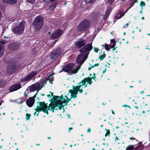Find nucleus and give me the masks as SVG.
I'll return each instance as SVG.
<instances>
[{
    "instance_id": "69168bd1",
    "label": "nucleus",
    "mask_w": 150,
    "mask_h": 150,
    "mask_svg": "<svg viewBox=\"0 0 150 150\" xmlns=\"http://www.w3.org/2000/svg\"><path fill=\"white\" fill-rule=\"evenodd\" d=\"M130 87H131V88H133V86H130Z\"/></svg>"
},
{
    "instance_id": "c9c22d12",
    "label": "nucleus",
    "mask_w": 150,
    "mask_h": 150,
    "mask_svg": "<svg viewBox=\"0 0 150 150\" xmlns=\"http://www.w3.org/2000/svg\"><path fill=\"white\" fill-rule=\"evenodd\" d=\"M93 49H94V51L96 52H98V51L99 50L98 49L95 48H94Z\"/></svg>"
},
{
    "instance_id": "f257e3e1",
    "label": "nucleus",
    "mask_w": 150,
    "mask_h": 150,
    "mask_svg": "<svg viewBox=\"0 0 150 150\" xmlns=\"http://www.w3.org/2000/svg\"><path fill=\"white\" fill-rule=\"evenodd\" d=\"M50 93L51 94L47 95V96L48 98H51L52 102L49 107L47 106V104H45L44 102L40 103L39 106H37L35 109L36 111L34 114V115H37L38 116L39 112L41 111L48 114V110H50L52 112H54L55 108L56 110H58L60 112H64V108L63 107L64 106L67 105V103L69 101L70 99L66 96H61V99H60V98L59 97H56L54 96L52 93L50 92Z\"/></svg>"
},
{
    "instance_id": "9b49d317",
    "label": "nucleus",
    "mask_w": 150,
    "mask_h": 150,
    "mask_svg": "<svg viewBox=\"0 0 150 150\" xmlns=\"http://www.w3.org/2000/svg\"><path fill=\"white\" fill-rule=\"evenodd\" d=\"M21 87V86L20 84H16L10 87L9 90L10 92H12L19 89Z\"/></svg>"
},
{
    "instance_id": "c85d7f7f",
    "label": "nucleus",
    "mask_w": 150,
    "mask_h": 150,
    "mask_svg": "<svg viewBox=\"0 0 150 150\" xmlns=\"http://www.w3.org/2000/svg\"><path fill=\"white\" fill-rule=\"evenodd\" d=\"M112 10V8L110 7H109L108 8L106 11V12H107V13H108L110 14V13L111 11Z\"/></svg>"
},
{
    "instance_id": "bf43d9fd",
    "label": "nucleus",
    "mask_w": 150,
    "mask_h": 150,
    "mask_svg": "<svg viewBox=\"0 0 150 150\" xmlns=\"http://www.w3.org/2000/svg\"><path fill=\"white\" fill-rule=\"evenodd\" d=\"M36 145H37V146H38V145H40V144H36Z\"/></svg>"
},
{
    "instance_id": "a878e982",
    "label": "nucleus",
    "mask_w": 150,
    "mask_h": 150,
    "mask_svg": "<svg viewBox=\"0 0 150 150\" xmlns=\"http://www.w3.org/2000/svg\"><path fill=\"white\" fill-rule=\"evenodd\" d=\"M109 14H110L109 13H107V12H105L104 17V19L105 20V19L107 18Z\"/></svg>"
},
{
    "instance_id": "e433bc0d",
    "label": "nucleus",
    "mask_w": 150,
    "mask_h": 150,
    "mask_svg": "<svg viewBox=\"0 0 150 150\" xmlns=\"http://www.w3.org/2000/svg\"><path fill=\"white\" fill-rule=\"evenodd\" d=\"M99 65V64L98 63L96 64H94L93 66H92V68H93L94 67L98 66Z\"/></svg>"
},
{
    "instance_id": "a19ab883",
    "label": "nucleus",
    "mask_w": 150,
    "mask_h": 150,
    "mask_svg": "<svg viewBox=\"0 0 150 150\" xmlns=\"http://www.w3.org/2000/svg\"><path fill=\"white\" fill-rule=\"evenodd\" d=\"M91 129L89 128H88L87 130V132L88 133H89L91 132Z\"/></svg>"
},
{
    "instance_id": "f8f14e48",
    "label": "nucleus",
    "mask_w": 150,
    "mask_h": 150,
    "mask_svg": "<svg viewBox=\"0 0 150 150\" xmlns=\"http://www.w3.org/2000/svg\"><path fill=\"white\" fill-rule=\"evenodd\" d=\"M37 74V72L36 71H33L30 72L27 76L25 77L23 79L24 81H26L30 80L34 76Z\"/></svg>"
},
{
    "instance_id": "f03ea898",
    "label": "nucleus",
    "mask_w": 150,
    "mask_h": 150,
    "mask_svg": "<svg viewBox=\"0 0 150 150\" xmlns=\"http://www.w3.org/2000/svg\"><path fill=\"white\" fill-rule=\"evenodd\" d=\"M95 74H94V76L92 77L93 79H95L96 77L94 75ZM92 78L90 77L86 78H85L83 80H82L81 82L79 83L78 85V86H73V90H71V97L76 98V95L78 93V92L79 91L80 93L83 92L82 88L83 86L84 88H86L87 86V85L88 83L89 85L92 84Z\"/></svg>"
},
{
    "instance_id": "4468645a",
    "label": "nucleus",
    "mask_w": 150,
    "mask_h": 150,
    "mask_svg": "<svg viewBox=\"0 0 150 150\" xmlns=\"http://www.w3.org/2000/svg\"><path fill=\"white\" fill-rule=\"evenodd\" d=\"M34 98L33 97H30L26 101V103L29 107H31L34 104Z\"/></svg>"
},
{
    "instance_id": "ea45409f",
    "label": "nucleus",
    "mask_w": 150,
    "mask_h": 150,
    "mask_svg": "<svg viewBox=\"0 0 150 150\" xmlns=\"http://www.w3.org/2000/svg\"><path fill=\"white\" fill-rule=\"evenodd\" d=\"M123 107H128L129 108H130V107L129 106H128L126 105H124L122 106Z\"/></svg>"
},
{
    "instance_id": "473e14b6",
    "label": "nucleus",
    "mask_w": 150,
    "mask_h": 150,
    "mask_svg": "<svg viewBox=\"0 0 150 150\" xmlns=\"http://www.w3.org/2000/svg\"><path fill=\"white\" fill-rule=\"evenodd\" d=\"M27 0V1L28 2L33 4V3H34V2H35V0Z\"/></svg>"
},
{
    "instance_id": "6e6d98bb",
    "label": "nucleus",
    "mask_w": 150,
    "mask_h": 150,
    "mask_svg": "<svg viewBox=\"0 0 150 150\" xmlns=\"http://www.w3.org/2000/svg\"><path fill=\"white\" fill-rule=\"evenodd\" d=\"M142 113H145V111L144 110H143V111L142 112Z\"/></svg>"
},
{
    "instance_id": "864d4df0",
    "label": "nucleus",
    "mask_w": 150,
    "mask_h": 150,
    "mask_svg": "<svg viewBox=\"0 0 150 150\" xmlns=\"http://www.w3.org/2000/svg\"><path fill=\"white\" fill-rule=\"evenodd\" d=\"M115 128H116V129H118V128H119V127H118V126H117V127H115Z\"/></svg>"
},
{
    "instance_id": "603ef678",
    "label": "nucleus",
    "mask_w": 150,
    "mask_h": 150,
    "mask_svg": "<svg viewBox=\"0 0 150 150\" xmlns=\"http://www.w3.org/2000/svg\"><path fill=\"white\" fill-rule=\"evenodd\" d=\"M129 10V9L128 8L127 10H126L125 11V13H127V11H128Z\"/></svg>"
},
{
    "instance_id": "58836bf2",
    "label": "nucleus",
    "mask_w": 150,
    "mask_h": 150,
    "mask_svg": "<svg viewBox=\"0 0 150 150\" xmlns=\"http://www.w3.org/2000/svg\"><path fill=\"white\" fill-rule=\"evenodd\" d=\"M128 25H129V24H128V23H127V24L125 25H124V26L123 27H124V28H127V27H128Z\"/></svg>"
},
{
    "instance_id": "052dcab7",
    "label": "nucleus",
    "mask_w": 150,
    "mask_h": 150,
    "mask_svg": "<svg viewBox=\"0 0 150 150\" xmlns=\"http://www.w3.org/2000/svg\"><path fill=\"white\" fill-rule=\"evenodd\" d=\"M142 20H144V17H142Z\"/></svg>"
},
{
    "instance_id": "e2e57ef3",
    "label": "nucleus",
    "mask_w": 150,
    "mask_h": 150,
    "mask_svg": "<svg viewBox=\"0 0 150 150\" xmlns=\"http://www.w3.org/2000/svg\"><path fill=\"white\" fill-rule=\"evenodd\" d=\"M115 48H114L112 50L114 51L115 50Z\"/></svg>"
},
{
    "instance_id": "39448f33",
    "label": "nucleus",
    "mask_w": 150,
    "mask_h": 150,
    "mask_svg": "<svg viewBox=\"0 0 150 150\" xmlns=\"http://www.w3.org/2000/svg\"><path fill=\"white\" fill-rule=\"evenodd\" d=\"M24 21H21L19 25L12 28V31L14 34L17 35L21 34L23 32L24 30Z\"/></svg>"
},
{
    "instance_id": "3c124183",
    "label": "nucleus",
    "mask_w": 150,
    "mask_h": 150,
    "mask_svg": "<svg viewBox=\"0 0 150 150\" xmlns=\"http://www.w3.org/2000/svg\"><path fill=\"white\" fill-rule=\"evenodd\" d=\"M112 114H115V113H114V112L112 110Z\"/></svg>"
},
{
    "instance_id": "6ab92c4d",
    "label": "nucleus",
    "mask_w": 150,
    "mask_h": 150,
    "mask_svg": "<svg viewBox=\"0 0 150 150\" xmlns=\"http://www.w3.org/2000/svg\"><path fill=\"white\" fill-rule=\"evenodd\" d=\"M5 3L9 4H14L17 2V0H3Z\"/></svg>"
},
{
    "instance_id": "412c9836",
    "label": "nucleus",
    "mask_w": 150,
    "mask_h": 150,
    "mask_svg": "<svg viewBox=\"0 0 150 150\" xmlns=\"http://www.w3.org/2000/svg\"><path fill=\"white\" fill-rule=\"evenodd\" d=\"M85 28L80 24L78 26V29L79 31H84L86 30Z\"/></svg>"
},
{
    "instance_id": "0e129e2a",
    "label": "nucleus",
    "mask_w": 150,
    "mask_h": 150,
    "mask_svg": "<svg viewBox=\"0 0 150 150\" xmlns=\"http://www.w3.org/2000/svg\"><path fill=\"white\" fill-rule=\"evenodd\" d=\"M2 147V146H0V148L1 149V148Z\"/></svg>"
},
{
    "instance_id": "5fc2aeb1",
    "label": "nucleus",
    "mask_w": 150,
    "mask_h": 150,
    "mask_svg": "<svg viewBox=\"0 0 150 150\" xmlns=\"http://www.w3.org/2000/svg\"><path fill=\"white\" fill-rule=\"evenodd\" d=\"M102 104H103V105H105V104H106V103H102Z\"/></svg>"
},
{
    "instance_id": "7ed1b4c3",
    "label": "nucleus",
    "mask_w": 150,
    "mask_h": 150,
    "mask_svg": "<svg viewBox=\"0 0 150 150\" xmlns=\"http://www.w3.org/2000/svg\"><path fill=\"white\" fill-rule=\"evenodd\" d=\"M92 47L91 44H89L79 50L81 53L77 57L76 59V62L81 66L87 59L89 54V52L92 49Z\"/></svg>"
},
{
    "instance_id": "ddd939ff",
    "label": "nucleus",
    "mask_w": 150,
    "mask_h": 150,
    "mask_svg": "<svg viewBox=\"0 0 150 150\" xmlns=\"http://www.w3.org/2000/svg\"><path fill=\"white\" fill-rule=\"evenodd\" d=\"M80 24L83 27H85L86 30L88 29L90 26L89 22L87 20H84L82 21Z\"/></svg>"
},
{
    "instance_id": "c03bdc74",
    "label": "nucleus",
    "mask_w": 150,
    "mask_h": 150,
    "mask_svg": "<svg viewBox=\"0 0 150 150\" xmlns=\"http://www.w3.org/2000/svg\"><path fill=\"white\" fill-rule=\"evenodd\" d=\"M111 42H113V43H114V42H115L114 40L113 39H112L111 40Z\"/></svg>"
},
{
    "instance_id": "49530a36",
    "label": "nucleus",
    "mask_w": 150,
    "mask_h": 150,
    "mask_svg": "<svg viewBox=\"0 0 150 150\" xmlns=\"http://www.w3.org/2000/svg\"><path fill=\"white\" fill-rule=\"evenodd\" d=\"M132 7V6H131L130 5V6H129V7H128V9H130Z\"/></svg>"
},
{
    "instance_id": "bb28decb",
    "label": "nucleus",
    "mask_w": 150,
    "mask_h": 150,
    "mask_svg": "<svg viewBox=\"0 0 150 150\" xmlns=\"http://www.w3.org/2000/svg\"><path fill=\"white\" fill-rule=\"evenodd\" d=\"M133 149V146H128L126 149V150H132Z\"/></svg>"
},
{
    "instance_id": "a18cd8bd",
    "label": "nucleus",
    "mask_w": 150,
    "mask_h": 150,
    "mask_svg": "<svg viewBox=\"0 0 150 150\" xmlns=\"http://www.w3.org/2000/svg\"><path fill=\"white\" fill-rule=\"evenodd\" d=\"M73 128L71 127L69 128V132H70V131Z\"/></svg>"
},
{
    "instance_id": "6e6552de",
    "label": "nucleus",
    "mask_w": 150,
    "mask_h": 150,
    "mask_svg": "<svg viewBox=\"0 0 150 150\" xmlns=\"http://www.w3.org/2000/svg\"><path fill=\"white\" fill-rule=\"evenodd\" d=\"M88 42L86 40H82L77 41L75 43V45L76 47L80 48L84 46Z\"/></svg>"
},
{
    "instance_id": "0eeeda50",
    "label": "nucleus",
    "mask_w": 150,
    "mask_h": 150,
    "mask_svg": "<svg viewBox=\"0 0 150 150\" xmlns=\"http://www.w3.org/2000/svg\"><path fill=\"white\" fill-rule=\"evenodd\" d=\"M62 51L59 48L56 50L53 51L50 55V57L52 59H55L60 55H61Z\"/></svg>"
},
{
    "instance_id": "de8ad7c7",
    "label": "nucleus",
    "mask_w": 150,
    "mask_h": 150,
    "mask_svg": "<svg viewBox=\"0 0 150 150\" xmlns=\"http://www.w3.org/2000/svg\"><path fill=\"white\" fill-rule=\"evenodd\" d=\"M143 9L142 7V10L139 12V13H142V10Z\"/></svg>"
},
{
    "instance_id": "8fccbe9b",
    "label": "nucleus",
    "mask_w": 150,
    "mask_h": 150,
    "mask_svg": "<svg viewBox=\"0 0 150 150\" xmlns=\"http://www.w3.org/2000/svg\"><path fill=\"white\" fill-rule=\"evenodd\" d=\"M135 108L137 109H138V107L137 106H135Z\"/></svg>"
},
{
    "instance_id": "37998d69",
    "label": "nucleus",
    "mask_w": 150,
    "mask_h": 150,
    "mask_svg": "<svg viewBox=\"0 0 150 150\" xmlns=\"http://www.w3.org/2000/svg\"><path fill=\"white\" fill-rule=\"evenodd\" d=\"M106 69H105L104 70H103V74H104V73H105L106 72Z\"/></svg>"
},
{
    "instance_id": "4c0bfd02",
    "label": "nucleus",
    "mask_w": 150,
    "mask_h": 150,
    "mask_svg": "<svg viewBox=\"0 0 150 150\" xmlns=\"http://www.w3.org/2000/svg\"><path fill=\"white\" fill-rule=\"evenodd\" d=\"M114 0H108V2L110 4H111L112 3H113L114 2Z\"/></svg>"
},
{
    "instance_id": "f704fd0d",
    "label": "nucleus",
    "mask_w": 150,
    "mask_h": 150,
    "mask_svg": "<svg viewBox=\"0 0 150 150\" xmlns=\"http://www.w3.org/2000/svg\"><path fill=\"white\" fill-rule=\"evenodd\" d=\"M110 134V132L109 130L105 134V137H106L107 136H109Z\"/></svg>"
},
{
    "instance_id": "7c9ffc66",
    "label": "nucleus",
    "mask_w": 150,
    "mask_h": 150,
    "mask_svg": "<svg viewBox=\"0 0 150 150\" xmlns=\"http://www.w3.org/2000/svg\"><path fill=\"white\" fill-rule=\"evenodd\" d=\"M105 57V55L101 54L99 57V58L100 59V60H102Z\"/></svg>"
},
{
    "instance_id": "5701e85b",
    "label": "nucleus",
    "mask_w": 150,
    "mask_h": 150,
    "mask_svg": "<svg viewBox=\"0 0 150 150\" xmlns=\"http://www.w3.org/2000/svg\"><path fill=\"white\" fill-rule=\"evenodd\" d=\"M137 0H130L129 1V3H130L129 5L133 6L134 4L137 3Z\"/></svg>"
},
{
    "instance_id": "aec40b11",
    "label": "nucleus",
    "mask_w": 150,
    "mask_h": 150,
    "mask_svg": "<svg viewBox=\"0 0 150 150\" xmlns=\"http://www.w3.org/2000/svg\"><path fill=\"white\" fill-rule=\"evenodd\" d=\"M81 67V66L80 65H78L77 66L76 68L73 69L72 70H71L70 71L71 74H74L76 73L80 69Z\"/></svg>"
},
{
    "instance_id": "b1692460",
    "label": "nucleus",
    "mask_w": 150,
    "mask_h": 150,
    "mask_svg": "<svg viewBox=\"0 0 150 150\" xmlns=\"http://www.w3.org/2000/svg\"><path fill=\"white\" fill-rule=\"evenodd\" d=\"M56 6V4L54 3H52L50 6V8L51 10H53L54 8Z\"/></svg>"
},
{
    "instance_id": "4d7b16f0",
    "label": "nucleus",
    "mask_w": 150,
    "mask_h": 150,
    "mask_svg": "<svg viewBox=\"0 0 150 150\" xmlns=\"http://www.w3.org/2000/svg\"><path fill=\"white\" fill-rule=\"evenodd\" d=\"M142 93V94H143V93H144V91H141L140 93Z\"/></svg>"
},
{
    "instance_id": "9d476101",
    "label": "nucleus",
    "mask_w": 150,
    "mask_h": 150,
    "mask_svg": "<svg viewBox=\"0 0 150 150\" xmlns=\"http://www.w3.org/2000/svg\"><path fill=\"white\" fill-rule=\"evenodd\" d=\"M63 33V31L60 29L57 30L55 31L52 35V37L55 39L60 37Z\"/></svg>"
},
{
    "instance_id": "1a4fd4ad",
    "label": "nucleus",
    "mask_w": 150,
    "mask_h": 150,
    "mask_svg": "<svg viewBox=\"0 0 150 150\" xmlns=\"http://www.w3.org/2000/svg\"><path fill=\"white\" fill-rule=\"evenodd\" d=\"M74 66V64L71 63L67 64L63 68L62 70L65 72H70L71 69Z\"/></svg>"
},
{
    "instance_id": "4be33fe9",
    "label": "nucleus",
    "mask_w": 150,
    "mask_h": 150,
    "mask_svg": "<svg viewBox=\"0 0 150 150\" xmlns=\"http://www.w3.org/2000/svg\"><path fill=\"white\" fill-rule=\"evenodd\" d=\"M7 69V72H8L9 73L11 74L13 73V72L15 71L13 68L11 67H8Z\"/></svg>"
},
{
    "instance_id": "423d86ee",
    "label": "nucleus",
    "mask_w": 150,
    "mask_h": 150,
    "mask_svg": "<svg viewBox=\"0 0 150 150\" xmlns=\"http://www.w3.org/2000/svg\"><path fill=\"white\" fill-rule=\"evenodd\" d=\"M40 82V84L39 83H37L32 85L30 88V92L37 91V93L38 91L42 88L43 86L46 83V80H44L42 81H41Z\"/></svg>"
},
{
    "instance_id": "72a5a7b5",
    "label": "nucleus",
    "mask_w": 150,
    "mask_h": 150,
    "mask_svg": "<svg viewBox=\"0 0 150 150\" xmlns=\"http://www.w3.org/2000/svg\"><path fill=\"white\" fill-rule=\"evenodd\" d=\"M140 6L141 7H142L143 6H144L145 5V3L142 1L140 3Z\"/></svg>"
},
{
    "instance_id": "13d9d810",
    "label": "nucleus",
    "mask_w": 150,
    "mask_h": 150,
    "mask_svg": "<svg viewBox=\"0 0 150 150\" xmlns=\"http://www.w3.org/2000/svg\"><path fill=\"white\" fill-rule=\"evenodd\" d=\"M47 138H48V139H51V137H48Z\"/></svg>"
},
{
    "instance_id": "f3484780",
    "label": "nucleus",
    "mask_w": 150,
    "mask_h": 150,
    "mask_svg": "<svg viewBox=\"0 0 150 150\" xmlns=\"http://www.w3.org/2000/svg\"><path fill=\"white\" fill-rule=\"evenodd\" d=\"M125 13H124L123 11H120L118 13H117L115 16V19H118L120 18L122 16H123Z\"/></svg>"
},
{
    "instance_id": "393cba45",
    "label": "nucleus",
    "mask_w": 150,
    "mask_h": 150,
    "mask_svg": "<svg viewBox=\"0 0 150 150\" xmlns=\"http://www.w3.org/2000/svg\"><path fill=\"white\" fill-rule=\"evenodd\" d=\"M31 115L30 114L27 113L26 115V120H29L30 119Z\"/></svg>"
},
{
    "instance_id": "c756f323",
    "label": "nucleus",
    "mask_w": 150,
    "mask_h": 150,
    "mask_svg": "<svg viewBox=\"0 0 150 150\" xmlns=\"http://www.w3.org/2000/svg\"><path fill=\"white\" fill-rule=\"evenodd\" d=\"M142 146H137L135 150H142Z\"/></svg>"
},
{
    "instance_id": "20e7f679",
    "label": "nucleus",
    "mask_w": 150,
    "mask_h": 150,
    "mask_svg": "<svg viewBox=\"0 0 150 150\" xmlns=\"http://www.w3.org/2000/svg\"><path fill=\"white\" fill-rule=\"evenodd\" d=\"M43 18L41 16H38L35 18L33 23L35 30H38L41 29L43 25Z\"/></svg>"
},
{
    "instance_id": "2eb2a0df",
    "label": "nucleus",
    "mask_w": 150,
    "mask_h": 150,
    "mask_svg": "<svg viewBox=\"0 0 150 150\" xmlns=\"http://www.w3.org/2000/svg\"><path fill=\"white\" fill-rule=\"evenodd\" d=\"M19 45L17 43H13L9 44L8 46L9 49L10 50H15L18 48Z\"/></svg>"
},
{
    "instance_id": "09e8293b",
    "label": "nucleus",
    "mask_w": 150,
    "mask_h": 150,
    "mask_svg": "<svg viewBox=\"0 0 150 150\" xmlns=\"http://www.w3.org/2000/svg\"><path fill=\"white\" fill-rule=\"evenodd\" d=\"M130 139H135V138H134L132 137V138H130Z\"/></svg>"
},
{
    "instance_id": "dca6fc26",
    "label": "nucleus",
    "mask_w": 150,
    "mask_h": 150,
    "mask_svg": "<svg viewBox=\"0 0 150 150\" xmlns=\"http://www.w3.org/2000/svg\"><path fill=\"white\" fill-rule=\"evenodd\" d=\"M5 42L3 41L0 42V57H1L3 54L4 49V44Z\"/></svg>"
},
{
    "instance_id": "cd10ccee",
    "label": "nucleus",
    "mask_w": 150,
    "mask_h": 150,
    "mask_svg": "<svg viewBox=\"0 0 150 150\" xmlns=\"http://www.w3.org/2000/svg\"><path fill=\"white\" fill-rule=\"evenodd\" d=\"M105 49L107 51L109 50L110 49L109 45H108L107 44L105 45Z\"/></svg>"
},
{
    "instance_id": "338daca9",
    "label": "nucleus",
    "mask_w": 150,
    "mask_h": 150,
    "mask_svg": "<svg viewBox=\"0 0 150 150\" xmlns=\"http://www.w3.org/2000/svg\"><path fill=\"white\" fill-rule=\"evenodd\" d=\"M147 35H150V33H148Z\"/></svg>"
},
{
    "instance_id": "2f4dec72",
    "label": "nucleus",
    "mask_w": 150,
    "mask_h": 150,
    "mask_svg": "<svg viewBox=\"0 0 150 150\" xmlns=\"http://www.w3.org/2000/svg\"><path fill=\"white\" fill-rule=\"evenodd\" d=\"M115 42H114V43L112 45H109L110 49L114 48L115 46Z\"/></svg>"
},
{
    "instance_id": "774afa93",
    "label": "nucleus",
    "mask_w": 150,
    "mask_h": 150,
    "mask_svg": "<svg viewBox=\"0 0 150 150\" xmlns=\"http://www.w3.org/2000/svg\"><path fill=\"white\" fill-rule=\"evenodd\" d=\"M92 150H95V149L94 148H93Z\"/></svg>"
},
{
    "instance_id": "680f3d73",
    "label": "nucleus",
    "mask_w": 150,
    "mask_h": 150,
    "mask_svg": "<svg viewBox=\"0 0 150 150\" xmlns=\"http://www.w3.org/2000/svg\"><path fill=\"white\" fill-rule=\"evenodd\" d=\"M2 104V103L1 102H0V106Z\"/></svg>"
},
{
    "instance_id": "a211bd4d",
    "label": "nucleus",
    "mask_w": 150,
    "mask_h": 150,
    "mask_svg": "<svg viewBox=\"0 0 150 150\" xmlns=\"http://www.w3.org/2000/svg\"><path fill=\"white\" fill-rule=\"evenodd\" d=\"M53 74H52L49 75L48 77L47 78V79H44L43 80H41V81H43L44 80H46V82L47 81H49V82L50 83L52 84V82L53 80Z\"/></svg>"
},
{
    "instance_id": "79ce46f5",
    "label": "nucleus",
    "mask_w": 150,
    "mask_h": 150,
    "mask_svg": "<svg viewBox=\"0 0 150 150\" xmlns=\"http://www.w3.org/2000/svg\"><path fill=\"white\" fill-rule=\"evenodd\" d=\"M1 16H2V14H1V12L0 11V20H1Z\"/></svg>"
}]
</instances>
